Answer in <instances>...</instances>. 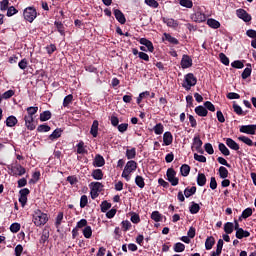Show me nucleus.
Here are the masks:
<instances>
[{
    "mask_svg": "<svg viewBox=\"0 0 256 256\" xmlns=\"http://www.w3.org/2000/svg\"><path fill=\"white\" fill-rule=\"evenodd\" d=\"M49 221V217L46 213H43L41 210L37 209L33 214V223L36 227H41V225H45Z\"/></svg>",
    "mask_w": 256,
    "mask_h": 256,
    "instance_id": "1",
    "label": "nucleus"
},
{
    "mask_svg": "<svg viewBox=\"0 0 256 256\" xmlns=\"http://www.w3.org/2000/svg\"><path fill=\"white\" fill-rule=\"evenodd\" d=\"M137 170V162L135 160H130L126 163L124 170L122 172V177L126 179V181H131V173Z\"/></svg>",
    "mask_w": 256,
    "mask_h": 256,
    "instance_id": "2",
    "label": "nucleus"
},
{
    "mask_svg": "<svg viewBox=\"0 0 256 256\" xmlns=\"http://www.w3.org/2000/svg\"><path fill=\"white\" fill-rule=\"evenodd\" d=\"M197 85V77L195 74L188 73L184 76V82L182 83V87L186 89V91H190L191 87H195Z\"/></svg>",
    "mask_w": 256,
    "mask_h": 256,
    "instance_id": "3",
    "label": "nucleus"
},
{
    "mask_svg": "<svg viewBox=\"0 0 256 256\" xmlns=\"http://www.w3.org/2000/svg\"><path fill=\"white\" fill-rule=\"evenodd\" d=\"M23 17L25 21H28V23H33V21L37 19V9L33 6L25 8L23 11Z\"/></svg>",
    "mask_w": 256,
    "mask_h": 256,
    "instance_id": "4",
    "label": "nucleus"
},
{
    "mask_svg": "<svg viewBox=\"0 0 256 256\" xmlns=\"http://www.w3.org/2000/svg\"><path fill=\"white\" fill-rule=\"evenodd\" d=\"M191 149L192 151H197V153H200V155H203V153H205V150H203V140H201L199 136H195L193 138Z\"/></svg>",
    "mask_w": 256,
    "mask_h": 256,
    "instance_id": "5",
    "label": "nucleus"
},
{
    "mask_svg": "<svg viewBox=\"0 0 256 256\" xmlns=\"http://www.w3.org/2000/svg\"><path fill=\"white\" fill-rule=\"evenodd\" d=\"M236 16L238 17V19H242L244 23H250V21L253 19V17H251V14H248L247 10L243 8H239L236 10Z\"/></svg>",
    "mask_w": 256,
    "mask_h": 256,
    "instance_id": "6",
    "label": "nucleus"
},
{
    "mask_svg": "<svg viewBox=\"0 0 256 256\" xmlns=\"http://www.w3.org/2000/svg\"><path fill=\"white\" fill-rule=\"evenodd\" d=\"M10 171L14 177H23V175L27 173V170L21 164H16L15 166H12Z\"/></svg>",
    "mask_w": 256,
    "mask_h": 256,
    "instance_id": "7",
    "label": "nucleus"
},
{
    "mask_svg": "<svg viewBox=\"0 0 256 256\" xmlns=\"http://www.w3.org/2000/svg\"><path fill=\"white\" fill-rule=\"evenodd\" d=\"M240 133H245L246 135H255L256 124L242 125L239 128Z\"/></svg>",
    "mask_w": 256,
    "mask_h": 256,
    "instance_id": "8",
    "label": "nucleus"
},
{
    "mask_svg": "<svg viewBox=\"0 0 256 256\" xmlns=\"http://www.w3.org/2000/svg\"><path fill=\"white\" fill-rule=\"evenodd\" d=\"M180 65L182 69H189V67H193V59L191 58V56L184 54L182 56Z\"/></svg>",
    "mask_w": 256,
    "mask_h": 256,
    "instance_id": "9",
    "label": "nucleus"
},
{
    "mask_svg": "<svg viewBox=\"0 0 256 256\" xmlns=\"http://www.w3.org/2000/svg\"><path fill=\"white\" fill-rule=\"evenodd\" d=\"M25 127L28 131H35L37 125L35 124V117L24 116Z\"/></svg>",
    "mask_w": 256,
    "mask_h": 256,
    "instance_id": "10",
    "label": "nucleus"
},
{
    "mask_svg": "<svg viewBox=\"0 0 256 256\" xmlns=\"http://www.w3.org/2000/svg\"><path fill=\"white\" fill-rule=\"evenodd\" d=\"M115 19L120 23V25H125L127 23V18H125V14L119 9H114Z\"/></svg>",
    "mask_w": 256,
    "mask_h": 256,
    "instance_id": "11",
    "label": "nucleus"
},
{
    "mask_svg": "<svg viewBox=\"0 0 256 256\" xmlns=\"http://www.w3.org/2000/svg\"><path fill=\"white\" fill-rule=\"evenodd\" d=\"M139 43L140 45H145L150 53L155 51V47H153V42H151V40H148L147 38H141Z\"/></svg>",
    "mask_w": 256,
    "mask_h": 256,
    "instance_id": "12",
    "label": "nucleus"
},
{
    "mask_svg": "<svg viewBox=\"0 0 256 256\" xmlns=\"http://www.w3.org/2000/svg\"><path fill=\"white\" fill-rule=\"evenodd\" d=\"M194 111L198 117H207V115H209V111L207 108H205V106H197Z\"/></svg>",
    "mask_w": 256,
    "mask_h": 256,
    "instance_id": "13",
    "label": "nucleus"
},
{
    "mask_svg": "<svg viewBox=\"0 0 256 256\" xmlns=\"http://www.w3.org/2000/svg\"><path fill=\"white\" fill-rule=\"evenodd\" d=\"M63 135V129L61 128H56L52 134L48 136L49 141H56V139H59Z\"/></svg>",
    "mask_w": 256,
    "mask_h": 256,
    "instance_id": "14",
    "label": "nucleus"
},
{
    "mask_svg": "<svg viewBox=\"0 0 256 256\" xmlns=\"http://www.w3.org/2000/svg\"><path fill=\"white\" fill-rule=\"evenodd\" d=\"M93 165L94 167H103L105 165V158L101 154H96Z\"/></svg>",
    "mask_w": 256,
    "mask_h": 256,
    "instance_id": "15",
    "label": "nucleus"
},
{
    "mask_svg": "<svg viewBox=\"0 0 256 256\" xmlns=\"http://www.w3.org/2000/svg\"><path fill=\"white\" fill-rule=\"evenodd\" d=\"M162 21L167 25V27H172L173 29L179 27V22L173 18H162Z\"/></svg>",
    "mask_w": 256,
    "mask_h": 256,
    "instance_id": "16",
    "label": "nucleus"
},
{
    "mask_svg": "<svg viewBox=\"0 0 256 256\" xmlns=\"http://www.w3.org/2000/svg\"><path fill=\"white\" fill-rule=\"evenodd\" d=\"M90 135H92V137H97V135H99V121L98 120L93 121L92 126L90 128Z\"/></svg>",
    "mask_w": 256,
    "mask_h": 256,
    "instance_id": "17",
    "label": "nucleus"
},
{
    "mask_svg": "<svg viewBox=\"0 0 256 256\" xmlns=\"http://www.w3.org/2000/svg\"><path fill=\"white\" fill-rule=\"evenodd\" d=\"M192 19L196 23H203V21H206L207 17L201 12H196L192 15Z\"/></svg>",
    "mask_w": 256,
    "mask_h": 256,
    "instance_id": "18",
    "label": "nucleus"
},
{
    "mask_svg": "<svg viewBox=\"0 0 256 256\" xmlns=\"http://www.w3.org/2000/svg\"><path fill=\"white\" fill-rule=\"evenodd\" d=\"M226 145L233 151H239L240 147L232 138H226Z\"/></svg>",
    "mask_w": 256,
    "mask_h": 256,
    "instance_id": "19",
    "label": "nucleus"
},
{
    "mask_svg": "<svg viewBox=\"0 0 256 256\" xmlns=\"http://www.w3.org/2000/svg\"><path fill=\"white\" fill-rule=\"evenodd\" d=\"M163 143L166 146H169L173 143V134H171V132H165L163 134Z\"/></svg>",
    "mask_w": 256,
    "mask_h": 256,
    "instance_id": "20",
    "label": "nucleus"
},
{
    "mask_svg": "<svg viewBox=\"0 0 256 256\" xmlns=\"http://www.w3.org/2000/svg\"><path fill=\"white\" fill-rule=\"evenodd\" d=\"M206 184H207V176H205L204 173H198L197 185H199V187H205Z\"/></svg>",
    "mask_w": 256,
    "mask_h": 256,
    "instance_id": "21",
    "label": "nucleus"
},
{
    "mask_svg": "<svg viewBox=\"0 0 256 256\" xmlns=\"http://www.w3.org/2000/svg\"><path fill=\"white\" fill-rule=\"evenodd\" d=\"M250 236H251V233L247 230H244L243 228L238 230L235 234V237L238 239H245Z\"/></svg>",
    "mask_w": 256,
    "mask_h": 256,
    "instance_id": "22",
    "label": "nucleus"
},
{
    "mask_svg": "<svg viewBox=\"0 0 256 256\" xmlns=\"http://www.w3.org/2000/svg\"><path fill=\"white\" fill-rule=\"evenodd\" d=\"M213 245H215V238L213 236L207 237L205 241L206 251H211V249H213Z\"/></svg>",
    "mask_w": 256,
    "mask_h": 256,
    "instance_id": "23",
    "label": "nucleus"
},
{
    "mask_svg": "<svg viewBox=\"0 0 256 256\" xmlns=\"http://www.w3.org/2000/svg\"><path fill=\"white\" fill-rule=\"evenodd\" d=\"M164 41H168L171 45H179V40L169 33H164Z\"/></svg>",
    "mask_w": 256,
    "mask_h": 256,
    "instance_id": "24",
    "label": "nucleus"
},
{
    "mask_svg": "<svg viewBox=\"0 0 256 256\" xmlns=\"http://www.w3.org/2000/svg\"><path fill=\"white\" fill-rule=\"evenodd\" d=\"M180 173L182 177H188L189 173H191V166H189L188 164H183L180 167Z\"/></svg>",
    "mask_w": 256,
    "mask_h": 256,
    "instance_id": "25",
    "label": "nucleus"
},
{
    "mask_svg": "<svg viewBox=\"0 0 256 256\" xmlns=\"http://www.w3.org/2000/svg\"><path fill=\"white\" fill-rule=\"evenodd\" d=\"M189 211H190L191 215H197V213H199V211H201V206H199V204H197L195 202H191Z\"/></svg>",
    "mask_w": 256,
    "mask_h": 256,
    "instance_id": "26",
    "label": "nucleus"
},
{
    "mask_svg": "<svg viewBox=\"0 0 256 256\" xmlns=\"http://www.w3.org/2000/svg\"><path fill=\"white\" fill-rule=\"evenodd\" d=\"M220 179H227L229 177V170L225 166H220L218 169Z\"/></svg>",
    "mask_w": 256,
    "mask_h": 256,
    "instance_id": "27",
    "label": "nucleus"
},
{
    "mask_svg": "<svg viewBox=\"0 0 256 256\" xmlns=\"http://www.w3.org/2000/svg\"><path fill=\"white\" fill-rule=\"evenodd\" d=\"M252 72H253V68H251V64H247V67L244 69V71L241 74L242 79H248V77H251Z\"/></svg>",
    "mask_w": 256,
    "mask_h": 256,
    "instance_id": "28",
    "label": "nucleus"
},
{
    "mask_svg": "<svg viewBox=\"0 0 256 256\" xmlns=\"http://www.w3.org/2000/svg\"><path fill=\"white\" fill-rule=\"evenodd\" d=\"M54 25H55L58 33H60V35H62V37H65V26L63 25V22L55 21Z\"/></svg>",
    "mask_w": 256,
    "mask_h": 256,
    "instance_id": "29",
    "label": "nucleus"
},
{
    "mask_svg": "<svg viewBox=\"0 0 256 256\" xmlns=\"http://www.w3.org/2000/svg\"><path fill=\"white\" fill-rule=\"evenodd\" d=\"M218 149L225 157H229V155H231V151H229V148H227L223 143L218 144Z\"/></svg>",
    "mask_w": 256,
    "mask_h": 256,
    "instance_id": "30",
    "label": "nucleus"
},
{
    "mask_svg": "<svg viewBox=\"0 0 256 256\" xmlns=\"http://www.w3.org/2000/svg\"><path fill=\"white\" fill-rule=\"evenodd\" d=\"M195 193H197V187L192 186L191 188L187 187L184 190V195L187 199H189V197H191L192 195H195Z\"/></svg>",
    "mask_w": 256,
    "mask_h": 256,
    "instance_id": "31",
    "label": "nucleus"
},
{
    "mask_svg": "<svg viewBox=\"0 0 256 256\" xmlns=\"http://www.w3.org/2000/svg\"><path fill=\"white\" fill-rule=\"evenodd\" d=\"M92 177L93 179H95L96 181H101V179H103V170L101 169H95L92 171Z\"/></svg>",
    "mask_w": 256,
    "mask_h": 256,
    "instance_id": "32",
    "label": "nucleus"
},
{
    "mask_svg": "<svg viewBox=\"0 0 256 256\" xmlns=\"http://www.w3.org/2000/svg\"><path fill=\"white\" fill-rule=\"evenodd\" d=\"M207 25L211 27V29H219V27H221V23H219V21L213 19V18H209L207 20Z\"/></svg>",
    "mask_w": 256,
    "mask_h": 256,
    "instance_id": "33",
    "label": "nucleus"
},
{
    "mask_svg": "<svg viewBox=\"0 0 256 256\" xmlns=\"http://www.w3.org/2000/svg\"><path fill=\"white\" fill-rule=\"evenodd\" d=\"M135 183L139 189H144L145 188V178L143 176L137 175L135 177Z\"/></svg>",
    "mask_w": 256,
    "mask_h": 256,
    "instance_id": "34",
    "label": "nucleus"
},
{
    "mask_svg": "<svg viewBox=\"0 0 256 256\" xmlns=\"http://www.w3.org/2000/svg\"><path fill=\"white\" fill-rule=\"evenodd\" d=\"M83 236L85 237V239H91V237H93V229L91 228V226H86L83 230H82Z\"/></svg>",
    "mask_w": 256,
    "mask_h": 256,
    "instance_id": "35",
    "label": "nucleus"
},
{
    "mask_svg": "<svg viewBox=\"0 0 256 256\" xmlns=\"http://www.w3.org/2000/svg\"><path fill=\"white\" fill-rule=\"evenodd\" d=\"M27 114L25 115V117H34L35 114L37 113V111H39V107L37 106H30L28 108H26Z\"/></svg>",
    "mask_w": 256,
    "mask_h": 256,
    "instance_id": "36",
    "label": "nucleus"
},
{
    "mask_svg": "<svg viewBox=\"0 0 256 256\" xmlns=\"http://www.w3.org/2000/svg\"><path fill=\"white\" fill-rule=\"evenodd\" d=\"M19 121L17 120V117L15 116H9L7 119H6V125L7 127H15V125H17Z\"/></svg>",
    "mask_w": 256,
    "mask_h": 256,
    "instance_id": "37",
    "label": "nucleus"
},
{
    "mask_svg": "<svg viewBox=\"0 0 256 256\" xmlns=\"http://www.w3.org/2000/svg\"><path fill=\"white\" fill-rule=\"evenodd\" d=\"M233 231H234V224H233V222H226L224 224V232L227 235H231V233H233Z\"/></svg>",
    "mask_w": 256,
    "mask_h": 256,
    "instance_id": "38",
    "label": "nucleus"
},
{
    "mask_svg": "<svg viewBox=\"0 0 256 256\" xmlns=\"http://www.w3.org/2000/svg\"><path fill=\"white\" fill-rule=\"evenodd\" d=\"M77 153L78 155H85L87 153V150L85 149V142L80 141L77 145Z\"/></svg>",
    "mask_w": 256,
    "mask_h": 256,
    "instance_id": "39",
    "label": "nucleus"
},
{
    "mask_svg": "<svg viewBox=\"0 0 256 256\" xmlns=\"http://www.w3.org/2000/svg\"><path fill=\"white\" fill-rule=\"evenodd\" d=\"M153 131L155 135H163V132L165 131V127L161 123H158L153 127Z\"/></svg>",
    "mask_w": 256,
    "mask_h": 256,
    "instance_id": "40",
    "label": "nucleus"
},
{
    "mask_svg": "<svg viewBox=\"0 0 256 256\" xmlns=\"http://www.w3.org/2000/svg\"><path fill=\"white\" fill-rule=\"evenodd\" d=\"M51 111L46 110L42 113H40V121L43 123L45 121H49V119H51Z\"/></svg>",
    "mask_w": 256,
    "mask_h": 256,
    "instance_id": "41",
    "label": "nucleus"
},
{
    "mask_svg": "<svg viewBox=\"0 0 256 256\" xmlns=\"http://www.w3.org/2000/svg\"><path fill=\"white\" fill-rule=\"evenodd\" d=\"M238 141L245 143V145H248V147H253V140H251V138H249L247 136L238 137Z\"/></svg>",
    "mask_w": 256,
    "mask_h": 256,
    "instance_id": "42",
    "label": "nucleus"
},
{
    "mask_svg": "<svg viewBox=\"0 0 256 256\" xmlns=\"http://www.w3.org/2000/svg\"><path fill=\"white\" fill-rule=\"evenodd\" d=\"M111 208V203H109L107 200H104L100 204V209L102 213H107L109 209Z\"/></svg>",
    "mask_w": 256,
    "mask_h": 256,
    "instance_id": "43",
    "label": "nucleus"
},
{
    "mask_svg": "<svg viewBox=\"0 0 256 256\" xmlns=\"http://www.w3.org/2000/svg\"><path fill=\"white\" fill-rule=\"evenodd\" d=\"M49 131H51V126L47 124H41L37 127L38 133H49Z\"/></svg>",
    "mask_w": 256,
    "mask_h": 256,
    "instance_id": "44",
    "label": "nucleus"
},
{
    "mask_svg": "<svg viewBox=\"0 0 256 256\" xmlns=\"http://www.w3.org/2000/svg\"><path fill=\"white\" fill-rule=\"evenodd\" d=\"M152 221H155L156 223H159L161 219H163V215L159 213V211H153L151 214Z\"/></svg>",
    "mask_w": 256,
    "mask_h": 256,
    "instance_id": "45",
    "label": "nucleus"
},
{
    "mask_svg": "<svg viewBox=\"0 0 256 256\" xmlns=\"http://www.w3.org/2000/svg\"><path fill=\"white\" fill-rule=\"evenodd\" d=\"M173 249L175 253H183L185 251V244L181 242L175 243Z\"/></svg>",
    "mask_w": 256,
    "mask_h": 256,
    "instance_id": "46",
    "label": "nucleus"
},
{
    "mask_svg": "<svg viewBox=\"0 0 256 256\" xmlns=\"http://www.w3.org/2000/svg\"><path fill=\"white\" fill-rule=\"evenodd\" d=\"M127 159H135L137 157V150L135 148L126 150Z\"/></svg>",
    "mask_w": 256,
    "mask_h": 256,
    "instance_id": "47",
    "label": "nucleus"
},
{
    "mask_svg": "<svg viewBox=\"0 0 256 256\" xmlns=\"http://www.w3.org/2000/svg\"><path fill=\"white\" fill-rule=\"evenodd\" d=\"M89 203V198L87 195H82L80 198V208L85 209Z\"/></svg>",
    "mask_w": 256,
    "mask_h": 256,
    "instance_id": "48",
    "label": "nucleus"
},
{
    "mask_svg": "<svg viewBox=\"0 0 256 256\" xmlns=\"http://www.w3.org/2000/svg\"><path fill=\"white\" fill-rule=\"evenodd\" d=\"M11 233H19L21 231V224L14 222L10 225Z\"/></svg>",
    "mask_w": 256,
    "mask_h": 256,
    "instance_id": "49",
    "label": "nucleus"
},
{
    "mask_svg": "<svg viewBox=\"0 0 256 256\" xmlns=\"http://www.w3.org/2000/svg\"><path fill=\"white\" fill-rule=\"evenodd\" d=\"M47 241H49V230H44L40 238V243H42V245H45Z\"/></svg>",
    "mask_w": 256,
    "mask_h": 256,
    "instance_id": "50",
    "label": "nucleus"
},
{
    "mask_svg": "<svg viewBox=\"0 0 256 256\" xmlns=\"http://www.w3.org/2000/svg\"><path fill=\"white\" fill-rule=\"evenodd\" d=\"M73 103V94L67 95L63 100V107H69Z\"/></svg>",
    "mask_w": 256,
    "mask_h": 256,
    "instance_id": "51",
    "label": "nucleus"
},
{
    "mask_svg": "<svg viewBox=\"0 0 256 256\" xmlns=\"http://www.w3.org/2000/svg\"><path fill=\"white\" fill-rule=\"evenodd\" d=\"M251 215H253V209L246 208L245 210H243L241 217H242V219H249V217H251Z\"/></svg>",
    "mask_w": 256,
    "mask_h": 256,
    "instance_id": "52",
    "label": "nucleus"
},
{
    "mask_svg": "<svg viewBox=\"0 0 256 256\" xmlns=\"http://www.w3.org/2000/svg\"><path fill=\"white\" fill-rule=\"evenodd\" d=\"M181 7H186V9H191L193 7V1L191 0H180Z\"/></svg>",
    "mask_w": 256,
    "mask_h": 256,
    "instance_id": "53",
    "label": "nucleus"
},
{
    "mask_svg": "<svg viewBox=\"0 0 256 256\" xmlns=\"http://www.w3.org/2000/svg\"><path fill=\"white\" fill-rule=\"evenodd\" d=\"M90 185H91L93 191L101 192L103 189V184L101 182H92Z\"/></svg>",
    "mask_w": 256,
    "mask_h": 256,
    "instance_id": "54",
    "label": "nucleus"
},
{
    "mask_svg": "<svg viewBox=\"0 0 256 256\" xmlns=\"http://www.w3.org/2000/svg\"><path fill=\"white\" fill-rule=\"evenodd\" d=\"M231 67L234 69H243L245 67V64H243V61L241 60H236L231 63Z\"/></svg>",
    "mask_w": 256,
    "mask_h": 256,
    "instance_id": "55",
    "label": "nucleus"
},
{
    "mask_svg": "<svg viewBox=\"0 0 256 256\" xmlns=\"http://www.w3.org/2000/svg\"><path fill=\"white\" fill-rule=\"evenodd\" d=\"M19 13V10H17L14 6H9L7 9V17H13V15H17Z\"/></svg>",
    "mask_w": 256,
    "mask_h": 256,
    "instance_id": "56",
    "label": "nucleus"
},
{
    "mask_svg": "<svg viewBox=\"0 0 256 256\" xmlns=\"http://www.w3.org/2000/svg\"><path fill=\"white\" fill-rule=\"evenodd\" d=\"M62 222H63V212H59L57 217H56L55 227L57 229H59V227H61Z\"/></svg>",
    "mask_w": 256,
    "mask_h": 256,
    "instance_id": "57",
    "label": "nucleus"
},
{
    "mask_svg": "<svg viewBox=\"0 0 256 256\" xmlns=\"http://www.w3.org/2000/svg\"><path fill=\"white\" fill-rule=\"evenodd\" d=\"M66 181L70 183V185H77L79 183V179L75 175L68 176L66 178Z\"/></svg>",
    "mask_w": 256,
    "mask_h": 256,
    "instance_id": "58",
    "label": "nucleus"
},
{
    "mask_svg": "<svg viewBox=\"0 0 256 256\" xmlns=\"http://www.w3.org/2000/svg\"><path fill=\"white\" fill-rule=\"evenodd\" d=\"M204 150L206 151V153H208V155H213V153H215V150L213 149V145L211 143H206L204 145Z\"/></svg>",
    "mask_w": 256,
    "mask_h": 256,
    "instance_id": "59",
    "label": "nucleus"
},
{
    "mask_svg": "<svg viewBox=\"0 0 256 256\" xmlns=\"http://www.w3.org/2000/svg\"><path fill=\"white\" fill-rule=\"evenodd\" d=\"M175 175H177V172L173 168H169L166 172V177H167L168 181H169V179H174Z\"/></svg>",
    "mask_w": 256,
    "mask_h": 256,
    "instance_id": "60",
    "label": "nucleus"
},
{
    "mask_svg": "<svg viewBox=\"0 0 256 256\" xmlns=\"http://www.w3.org/2000/svg\"><path fill=\"white\" fill-rule=\"evenodd\" d=\"M219 59H220L221 63H223V65H226V66L229 65V57H227V55H225V53H220Z\"/></svg>",
    "mask_w": 256,
    "mask_h": 256,
    "instance_id": "61",
    "label": "nucleus"
},
{
    "mask_svg": "<svg viewBox=\"0 0 256 256\" xmlns=\"http://www.w3.org/2000/svg\"><path fill=\"white\" fill-rule=\"evenodd\" d=\"M45 50L47 51L48 55H53L54 51H57V46L55 44H50L45 47Z\"/></svg>",
    "mask_w": 256,
    "mask_h": 256,
    "instance_id": "62",
    "label": "nucleus"
},
{
    "mask_svg": "<svg viewBox=\"0 0 256 256\" xmlns=\"http://www.w3.org/2000/svg\"><path fill=\"white\" fill-rule=\"evenodd\" d=\"M204 107L205 109H207L208 111H211L212 113H215V105H213L211 103V101H206L204 102Z\"/></svg>",
    "mask_w": 256,
    "mask_h": 256,
    "instance_id": "63",
    "label": "nucleus"
},
{
    "mask_svg": "<svg viewBox=\"0 0 256 256\" xmlns=\"http://www.w3.org/2000/svg\"><path fill=\"white\" fill-rule=\"evenodd\" d=\"M9 7V0H2L0 2V11H7Z\"/></svg>",
    "mask_w": 256,
    "mask_h": 256,
    "instance_id": "64",
    "label": "nucleus"
}]
</instances>
